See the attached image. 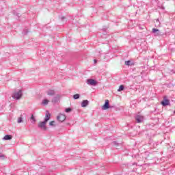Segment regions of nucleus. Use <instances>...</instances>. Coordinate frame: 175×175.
<instances>
[{"label":"nucleus","instance_id":"12","mask_svg":"<svg viewBox=\"0 0 175 175\" xmlns=\"http://www.w3.org/2000/svg\"><path fill=\"white\" fill-rule=\"evenodd\" d=\"M54 94H55V92L53 90H50L47 92L48 95H54Z\"/></svg>","mask_w":175,"mask_h":175},{"label":"nucleus","instance_id":"16","mask_svg":"<svg viewBox=\"0 0 175 175\" xmlns=\"http://www.w3.org/2000/svg\"><path fill=\"white\" fill-rule=\"evenodd\" d=\"M73 98L74 99H79V98H80V94H75L73 96Z\"/></svg>","mask_w":175,"mask_h":175},{"label":"nucleus","instance_id":"19","mask_svg":"<svg viewBox=\"0 0 175 175\" xmlns=\"http://www.w3.org/2000/svg\"><path fill=\"white\" fill-rule=\"evenodd\" d=\"M31 122H35L36 120L35 119V116L33 115L31 116Z\"/></svg>","mask_w":175,"mask_h":175},{"label":"nucleus","instance_id":"24","mask_svg":"<svg viewBox=\"0 0 175 175\" xmlns=\"http://www.w3.org/2000/svg\"><path fill=\"white\" fill-rule=\"evenodd\" d=\"M42 105H44V99L42 100Z\"/></svg>","mask_w":175,"mask_h":175},{"label":"nucleus","instance_id":"21","mask_svg":"<svg viewBox=\"0 0 175 175\" xmlns=\"http://www.w3.org/2000/svg\"><path fill=\"white\" fill-rule=\"evenodd\" d=\"M14 16H17V17H20V14L16 12V11H14Z\"/></svg>","mask_w":175,"mask_h":175},{"label":"nucleus","instance_id":"5","mask_svg":"<svg viewBox=\"0 0 175 175\" xmlns=\"http://www.w3.org/2000/svg\"><path fill=\"white\" fill-rule=\"evenodd\" d=\"M144 118L143 117V116L137 115L135 118V120L137 122H138V124H140V122H143Z\"/></svg>","mask_w":175,"mask_h":175},{"label":"nucleus","instance_id":"7","mask_svg":"<svg viewBox=\"0 0 175 175\" xmlns=\"http://www.w3.org/2000/svg\"><path fill=\"white\" fill-rule=\"evenodd\" d=\"M170 104V101L168 99L164 98V100L161 102V105L163 106H167Z\"/></svg>","mask_w":175,"mask_h":175},{"label":"nucleus","instance_id":"25","mask_svg":"<svg viewBox=\"0 0 175 175\" xmlns=\"http://www.w3.org/2000/svg\"><path fill=\"white\" fill-rule=\"evenodd\" d=\"M94 62H95V64H96V59H94Z\"/></svg>","mask_w":175,"mask_h":175},{"label":"nucleus","instance_id":"10","mask_svg":"<svg viewBox=\"0 0 175 175\" xmlns=\"http://www.w3.org/2000/svg\"><path fill=\"white\" fill-rule=\"evenodd\" d=\"M86 106H88V101L87 100H85L81 103L82 107H86Z\"/></svg>","mask_w":175,"mask_h":175},{"label":"nucleus","instance_id":"11","mask_svg":"<svg viewBox=\"0 0 175 175\" xmlns=\"http://www.w3.org/2000/svg\"><path fill=\"white\" fill-rule=\"evenodd\" d=\"M159 29H155V28L152 29V33H154L155 35H159Z\"/></svg>","mask_w":175,"mask_h":175},{"label":"nucleus","instance_id":"23","mask_svg":"<svg viewBox=\"0 0 175 175\" xmlns=\"http://www.w3.org/2000/svg\"><path fill=\"white\" fill-rule=\"evenodd\" d=\"M49 100H44V105H48V103H49Z\"/></svg>","mask_w":175,"mask_h":175},{"label":"nucleus","instance_id":"26","mask_svg":"<svg viewBox=\"0 0 175 175\" xmlns=\"http://www.w3.org/2000/svg\"><path fill=\"white\" fill-rule=\"evenodd\" d=\"M157 21H159V19H157Z\"/></svg>","mask_w":175,"mask_h":175},{"label":"nucleus","instance_id":"2","mask_svg":"<svg viewBox=\"0 0 175 175\" xmlns=\"http://www.w3.org/2000/svg\"><path fill=\"white\" fill-rule=\"evenodd\" d=\"M57 120L59 121V122H64L65 120H66V116L62 113H60L57 116Z\"/></svg>","mask_w":175,"mask_h":175},{"label":"nucleus","instance_id":"18","mask_svg":"<svg viewBox=\"0 0 175 175\" xmlns=\"http://www.w3.org/2000/svg\"><path fill=\"white\" fill-rule=\"evenodd\" d=\"M28 32H29V31H28V29H25L23 31V35H28Z\"/></svg>","mask_w":175,"mask_h":175},{"label":"nucleus","instance_id":"1","mask_svg":"<svg viewBox=\"0 0 175 175\" xmlns=\"http://www.w3.org/2000/svg\"><path fill=\"white\" fill-rule=\"evenodd\" d=\"M22 96H23V91L21 90L15 92L12 94L13 99H16V100H18L19 99H21Z\"/></svg>","mask_w":175,"mask_h":175},{"label":"nucleus","instance_id":"9","mask_svg":"<svg viewBox=\"0 0 175 175\" xmlns=\"http://www.w3.org/2000/svg\"><path fill=\"white\" fill-rule=\"evenodd\" d=\"M12 135H6L5 136H4V137L3 138V140H12Z\"/></svg>","mask_w":175,"mask_h":175},{"label":"nucleus","instance_id":"8","mask_svg":"<svg viewBox=\"0 0 175 175\" xmlns=\"http://www.w3.org/2000/svg\"><path fill=\"white\" fill-rule=\"evenodd\" d=\"M38 128L40 129H44V121H42L38 124Z\"/></svg>","mask_w":175,"mask_h":175},{"label":"nucleus","instance_id":"4","mask_svg":"<svg viewBox=\"0 0 175 175\" xmlns=\"http://www.w3.org/2000/svg\"><path fill=\"white\" fill-rule=\"evenodd\" d=\"M107 109H110V105L109 104V100H105V103L102 107V110H107Z\"/></svg>","mask_w":175,"mask_h":175},{"label":"nucleus","instance_id":"20","mask_svg":"<svg viewBox=\"0 0 175 175\" xmlns=\"http://www.w3.org/2000/svg\"><path fill=\"white\" fill-rule=\"evenodd\" d=\"M66 113H70V111H72V109L70 108H66L65 110Z\"/></svg>","mask_w":175,"mask_h":175},{"label":"nucleus","instance_id":"6","mask_svg":"<svg viewBox=\"0 0 175 175\" xmlns=\"http://www.w3.org/2000/svg\"><path fill=\"white\" fill-rule=\"evenodd\" d=\"M45 116H46V118L44 119V124H46L47 121L50 120V118L51 117V114L48 111H46Z\"/></svg>","mask_w":175,"mask_h":175},{"label":"nucleus","instance_id":"22","mask_svg":"<svg viewBox=\"0 0 175 175\" xmlns=\"http://www.w3.org/2000/svg\"><path fill=\"white\" fill-rule=\"evenodd\" d=\"M0 159H5V155H0Z\"/></svg>","mask_w":175,"mask_h":175},{"label":"nucleus","instance_id":"15","mask_svg":"<svg viewBox=\"0 0 175 175\" xmlns=\"http://www.w3.org/2000/svg\"><path fill=\"white\" fill-rule=\"evenodd\" d=\"M50 126H55V121L52 120L49 122Z\"/></svg>","mask_w":175,"mask_h":175},{"label":"nucleus","instance_id":"17","mask_svg":"<svg viewBox=\"0 0 175 175\" xmlns=\"http://www.w3.org/2000/svg\"><path fill=\"white\" fill-rule=\"evenodd\" d=\"M118 91H119V92H121V91H124V85H120V87H119V89L118 90Z\"/></svg>","mask_w":175,"mask_h":175},{"label":"nucleus","instance_id":"13","mask_svg":"<svg viewBox=\"0 0 175 175\" xmlns=\"http://www.w3.org/2000/svg\"><path fill=\"white\" fill-rule=\"evenodd\" d=\"M124 65L129 66L130 65H133V63H131V61L128 60L124 62Z\"/></svg>","mask_w":175,"mask_h":175},{"label":"nucleus","instance_id":"14","mask_svg":"<svg viewBox=\"0 0 175 175\" xmlns=\"http://www.w3.org/2000/svg\"><path fill=\"white\" fill-rule=\"evenodd\" d=\"M17 122L18 124H21V122H23V115H21V117L18 118Z\"/></svg>","mask_w":175,"mask_h":175},{"label":"nucleus","instance_id":"3","mask_svg":"<svg viewBox=\"0 0 175 175\" xmlns=\"http://www.w3.org/2000/svg\"><path fill=\"white\" fill-rule=\"evenodd\" d=\"M87 84L89 85H96L98 84V81H96L95 79H88L87 80Z\"/></svg>","mask_w":175,"mask_h":175}]
</instances>
